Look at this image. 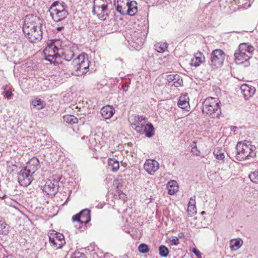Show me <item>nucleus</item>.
<instances>
[{
  "instance_id": "obj_8",
  "label": "nucleus",
  "mask_w": 258,
  "mask_h": 258,
  "mask_svg": "<svg viewBox=\"0 0 258 258\" xmlns=\"http://www.w3.org/2000/svg\"><path fill=\"white\" fill-rule=\"evenodd\" d=\"M107 2L104 0H94L93 13L97 14L98 18L102 20L108 17Z\"/></svg>"
},
{
  "instance_id": "obj_35",
  "label": "nucleus",
  "mask_w": 258,
  "mask_h": 258,
  "mask_svg": "<svg viewBox=\"0 0 258 258\" xmlns=\"http://www.w3.org/2000/svg\"><path fill=\"white\" fill-rule=\"evenodd\" d=\"M139 250L141 253H146L149 251V247L148 245L145 243H141L138 247Z\"/></svg>"
},
{
  "instance_id": "obj_40",
  "label": "nucleus",
  "mask_w": 258,
  "mask_h": 258,
  "mask_svg": "<svg viewBox=\"0 0 258 258\" xmlns=\"http://www.w3.org/2000/svg\"><path fill=\"white\" fill-rule=\"evenodd\" d=\"M3 88L4 89L3 92L4 96L7 97V98H10L13 94L12 93L10 90H7L6 89V86H4Z\"/></svg>"
},
{
  "instance_id": "obj_22",
  "label": "nucleus",
  "mask_w": 258,
  "mask_h": 258,
  "mask_svg": "<svg viewBox=\"0 0 258 258\" xmlns=\"http://www.w3.org/2000/svg\"><path fill=\"white\" fill-rule=\"evenodd\" d=\"M127 7L125 15L135 16L138 12L137 3L136 1L130 0Z\"/></svg>"
},
{
  "instance_id": "obj_32",
  "label": "nucleus",
  "mask_w": 258,
  "mask_h": 258,
  "mask_svg": "<svg viewBox=\"0 0 258 258\" xmlns=\"http://www.w3.org/2000/svg\"><path fill=\"white\" fill-rule=\"evenodd\" d=\"M49 241L51 243V246L55 249L60 248L63 245L62 242H60L59 241H55L54 237L51 236L49 237Z\"/></svg>"
},
{
  "instance_id": "obj_52",
  "label": "nucleus",
  "mask_w": 258,
  "mask_h": 258,
  "mask_svg": "<svg viewBox=\"0 0 258 258\" xmlns=\"http://www.w3.org/2000/svg\"><path fill=\"white\" fill-rule=\"evenodd\" d=\"M64 29V27H63V26H61V27H57L56 29V30H57V31H58V32H59V31H61V30H62V29Z\"/></svg>"
},
{
  "instance_id": "obj_14",
  "label": "nucleus",
  "mask_w": 258,
  "mask_h": 258,
  "mask_svg": "<svg viewBox=\"0 0 258 258\" xmlns=\"http://www.w3.org/2000/svg\"><path fill=\"white\" fill-rule=\"evenodd\" d=\"M166 80L168 82V85L178 87L182 86L183 85V81L181 77L177 74H170L167 75Z\"/></svg>"
},
{
  "instance_id": "obj_53",
  "label": "nucleus",
  "mask_w": 258,
  "mask_h": 258,
  "mask_svg": "<svg viewBox=\"0 0 258 258\" xmlns=\"http://www.w3.org/2000/svg\"><path fill=\"white\" fill-rule=\"evenodd\" d=\"M236 128H237V127L235 126H232L231 127V130L232 131L235 132L236 131Z\"/></svg>"
},
{
  "instance_id": "obj_44",
  "label": "nucleus",
  "mask_w": 258,
  "mask_h": 258,
  "mask_svg": "<svg viewBox=\"0 0 258 258\" xmlns=\"http://www.w3.org/2000/svg\"><path fill=\"white\" fill-rule=\"evenodd\" d=\"M170 241L171 242V245H177L179 243V239L177 237H172V239H170Z\"/></svg>"
},
{
  "instance_id": "obj_10",
  "label": "nucleus",
  "mask_w": 258,
  "mask_h": 258,
  "mask_svg": "<svg viewBox=\"0 0 258 258\" xmlns=\"http://www.w3.org/2000/svg\"><path fill=\"white\" fill-rule=\"evenodd\" d=\"M60 8L55 9L50 12V15L54 22H58L64 20L69 15V13L65 9L66 4L62 3L60 4Z\"/></svg>"
},
{
  "instance_id": "obj_41",
  "label": "nucleus",
  "mask_w": 258,
  "mask_h": 258,
  "mask_svg": "<svg viewBox=\"0 0 258 258\" xmlns=\"http://www.w3.org/2000/svg\"><path fill=\"white\" fill-rule=\"evenodd\" d=\"M80 215H80V213L74 215V216H73V218H72L73 220L74 221H77V222H79L81 223H83V220H81V216Z\"/></svg>"
},
{
  "instance_id": "obj_23",
  "label": "nucleus",
  "mask_w": 258,
  "mask_h": 258,
  "mask_svg": "<svg viewBox=\"0 0 258 258\" xmlns=\"http://www.w3.org/2000/svg\"><path fill=\"white\" fill-rule=\"evenodd\" d=\"M168 193L170 195L175 194L178 190L177 183L175 180H170L167 183Z\"/></svg>"
},
{
  "instance_id": "obj_49",
  "label": "nucleus",
  "mask_w": 258,
  "mask_h": 258,
  "mask_svg": "<svg viewBox=\"0 0 258 258\" xmlns=\"http://www.w3.org/2000/svg\"><path fill=\"white\" fill-rule=\"evenodd\" d=\"M128 87L129 85L126 83H125L122 86V90L124 92H126L128 90Z\"/></svg>"
},
{
  "instance_id": "obj_55",
  "label": "nucleus",
  "mask_w": 258,
  "mask_h": 258,
  "mask_svg": "<svg viewBox=\"0 0 258 258\" xmlns=\"http://www.w3.org/2000/svg\"><path fill=\"white\" fill-rule=\"evenodd\" d=\"M6 197V195H4L3 196L0 197L1 199H4Z\"/></svg>"
},
{
  "instance_id": "obj_12",
  "label": "nucleus",
  "mask_w": 258,
  "mask_h": 258,
  "mask_svg": "<svg viewBox=\"0 0 258 258\" xmlns=\"http://www.w3.org/2000/svg\"><path fill=\"white\" fill-rule=\"evenodd\" d=\"M32 175L24 168H22L18 173V180L20 185L24 187L30 185L33 179Z\"/></svg>"
},
{
  "instance_id": "obj_50",
  "label": "nucleus",
  "mask_w": 258,
  "mask_h": 258,
  "mask_svg": "<svg viewBox=\"0 0 258 258\" xmlns=\"http://www.w3.org/2000/svg\"><path fill=\"white\" fill-rule=\"evenodd\" d=\"M118 185L117 186V190H116V194L119 196H121V195H123V197H124V194L123 193V192L120 190V189H119L118 188Z\"/></svg>"
},
{
  "instance_id": "obj_37",
  "label": "nucleus",
  "mask_w": 258,
  "mask_h": 258,
  "mask_svg": "<svg viewBox=\"0 0 258 258\" xmlns=\"http://www.w3.org/2000/svg\"><path fill=\"white\" fill-rule=\"evenodd\" d=\"M58 8H60L59 3L58 1H55L52 4L49 10V12H51L55 9H58Z\"/></svg>"
},
{
  "instance_id": "obj_5",
  "label": "nucleus",
  "mask_w": 258,
  "mask_h": 258,
  "mask_svg": "<svg viewBox=\"0 0 258 258\" xmlns=\"http://www.w3.org/2000/svg\"><path fill=\"white\" fill-rule=\"evenodd\" d=\"M221 102L217 98H207L203 103L202 112L213 118H219L221 113Z\"/></svg>"
},
{
  "instance_id": "obj_18",
  "label": "nucleus",
  "mask_w": 258,
  "mask_h": 258,
  "mask_svg": "<svg viewBox=\"0 0 258 258\" xmlns=\"http://www.w3.org/2000/svg\"><path fill=\"white\" fill-rule=\"evenodd\" d=\"M60 57L66 61H70L75 56L73 48L67 47L60 50Z\"/></svg>"
},
{
  "instance_id": "obj_51",
  "label": "nucleus",
  "mask_w": 258,
  "mask_h": 258,
  "mask_svg": "<svg viewBox=\"0 0 258 258\" xmlns=\"http://www.w3.org/2000/svg\"><path fill=\"white\" fill-rule=\"evenodd\" d=\"M45 56H46V59L48 61H49L50 62H52L53 60L54 59H52V58L51 57H48V54L45 55Z\"/></svg>"
},
{
  "instance_id": "obj_24",
  "label": "nucleus",
  "mask_w": 258,
  "mask_h": 258,
  "mask_svg": "<svg viewBox=\"0 0 258 258\" xmlns=\"http://www.w3.org/2000/svg\"><path fill=\"white\" fill-rule=\"evenodd\" d=\"M90 210L88 209H85L80 212L81 216V220L85 225L88 224L91 220Z\"/></svg>"
},
{
  "instance_id": "obj_29",
  "label": "nucleus",
  "mask_w": 258,
  "mask_h": 258,
  "mask_svg": "<svg viewBox=\"0 0 258 258\" xmlns=\"http://www.w3.org/2000/svg\"><path fill=\"white\" fill-rule=\"evenodd\" d=\"M31 104L34 107H37V109L39 110L44 108L46 105L45 102L39 98L32 100Z\"/></svg>"
},
{
  "instance_id": "obj_43",
  "label": "nucleus",
  "mask_w": 258,
  "mask_h": 258,
  "mask_svg": "<svg viewBox=\"0 0 258 258\" xmlns=\"http://www.w3.org/2000/svg\"><path fill=\"white\" fill-rule=\"evenodd\" d=\"M196 206H193L191 205H188L187 211L189 213H190L191 214H192L196 212Z\"/></svg>"
},
{
  "instance_id": "obj_56",
  "label": "nucleus",
  "mask_w": 258,
  "mask_h": 258,
  "mask_svg": "<svg viewBox=\"0 0 258 258\" xmlns=\"http://www.w3.org/2000/svg\"><path fill=\"white\" fill-rule=\"evenodd\" d=\"M85 136H84V137H83L81 139H82V140H84V139H85Z\"/></svg>"
},
{
  "instance_id": "obj_34",
  "label": "nucleus",
  "mask_w": 258,
  "mask_h": 258,
  "mask_svg": "<svg viewBox=\"0 0 258 258\" xmlns=\"http://www.w3.org/2000/svg\"><path fill=\"white\" fill-rule=\"evenodd\" d=\"M250 180L255 183H258V171H254L249 175Z\"/></svg>"
},
{
  "instance_id": "obj_38",
  "label": "nucleus",
  "mask_w": 258,
  "mask_h": 258,
  "mask_svg": "<svg viewBox=\"0 0 258 258\" xmlns=\"http://www.w3.org/2000/svg\"><path fill=\"white\" fill-rule=\"evenodd\" d=\"M6 224L5 222L3 220L0 221V235L6 234V233L4 230V229L6 228Z\"/></svg>"
},
{
  "instance_id": "obj_13",
  "label": "nucleus",
  "mask_w": 258,
  "mask_h": 258,
  "mask_svg": "<svg viewBox=\"0 0 258 258\" xmlns=\"http://www.w3.org/2000/svg\"><path fill=\"white\" fill-rule=\"evenodd\" d=\"M144 169L151 175H153L159 167V163L155 160H147L144 165Z\"/></svg>"
},
{
  "instance_id": "obj_36",
  "label": "nucleus",
  "mask_w": 258,
  "mask_h": 258,
  "mask_svg": "<svg viewBox=\"0 0 258 258\" xmlns=\"http://www.w3.org/2000/svg\"><path fill=\"white\" fill-rule=\"evenodd\" d=\"M53 237L55 241H59L60 242H62L63 244H65L64 237L62 234L56 233L55 236Z\"/></svg>"
},
{
  "instance_id": "obj_45",
  "label": "nucleus",
  "mask_w": 258,
  "mask_h": 258,
  "mask_svg": "<svg viewBox=\"0 0 258 258\" xmlns=\"http://www.w3.org/2000/svg\"><path fill=\"white\" fill-rule=\"evenodd\" d=\"M192 252L198 257L201 258V253L200 251L196 248H193Z\"/></svg>"
},
{
  "instance_id": "obj_4",
  "label": "nucleus",
  "mask_w": 258,
  "mask_h": 258,
  "mask_svg": "<svg viewBox=\"0 0 258 258\" xmlns=\"http://www.w3.org/2000/svg\"><path fill=\"white\" fill-rule=\"evenodd\" d=\"M132 126L140 134H145L151 138L154 135V127L151 123L148 122L147 118L144 116L137 115L135 117V121Z\"/></svg>"
},
{
  "instance_id": "obj_46",
  "label": "nucleus",
  "mask_w": 258,
  "mask_h": 258,
  "mask_svg": "<svg viewBox=\"0 0 258 258\" xmlns=\"http://www.w3.org/2000/svg\"><path fill=\"white\" fill-rule=\"evenodd\" d=\"M215 157L217 160L222 161V163L224 162V159L225 158L224 153L221 154L220 155H217V156H216Z\"/></svg>"
},
{
  "instance_id": "obj_48",
  "label": "nucleus",
  "mask_w": 258,
  "mask_h": 258,
  "mask_svg": "<svg viewBox=\"0 0 258 258\" xmlns=\"http://www.w3.org/2000/svg\"><path fill=\"white\" fill-rule=\"evenodd\" d=\"M195 199H196V197L195 196L191 197L190 198V200H189V203L188 204V205H193V206H196V200H195Z\"/></svg>"
},
{
  "instance_id": "obj_9",
  "label": "nucleus",
  "mask_w": 258,
  "mask_h": 258,
  "mask_svg": "<svg viewBox=\"0 0 258 258\" xmlns=\"http://www.w3.org/2000/svg\"><path fill=\"white\" fill-rule=\"evenodd\" d=\"M43 192H45L49 197L53 198L58 192V182L57 180L47 179L45 180V184L42 186Z\"/></svg>"
},
{
  "instance_id": "obj_19",
  "label": "nucleus",
  "mask_w": 258,
  "mask_h": 258,
  "mask_svg": "<svg viewBox=\"0 0 258 258\" xmlns=\"http://www.w3.org/2000/svg\"><path fill=\"white\" fill-rule=\"evenodd\" d=\"M205 60L204 55L200 51L195 53L194 57L191 59L190 64L192 66L198 67L203 63Z\"/></svg>"
},
{
  "instance_id": "obj_25",
  "label": "nucleus",
  "mask_w": 258,
  "mask_h": 258,
  "mask_svg": "<svg viewBox=\"0 0 258 258\" xmlns=\"http://www.w3.org/2000/svg\"><path fill=\"white\" fill-rule=\"evenodd\" d=\"M96 137H98L96 135H90L89 137L88 146L90 149L97 150V148L99 147V145L97 141Z\"/></svg>"
},
{
  "instance_id": "obj_57",
  "label": "nucleus",
  "mask_w": 258,
  "mask_h": 258,
  "mask_svg": "<svg viewBox=\"0 0 258 258\" xmlns=\"http://www.w3.org/2000/svg\"><path fill=\"white\" fill-rule=\"evenodd\" d=\"M245 4H241V6H244V5H245Z\"/></svg>"
},
{
  "instance_id": "obj_30",
  "label": "nucleus",
  "mask_w": 258,
  "mask_h": 258,
  "mask_svg": "<svg viewBox=\"0 0 258 258\" xmlns=\"http://www.w3.org/2000/svg\"><path fill=\"white\" fill-rule=\"evenodd\" d=\"M63 120L70 124H75L78 122V118L72 115H66L63 117Z\"/></svg>"
},
{
  "instance_id": "obj_20",
  "label": "nucleus",
  "mask_w": 258,
  "mask_h": 258,
  "mask_svg": "<svg viewBox=\"0 0 258 258\" xmlns=\"http://www.w3.org/2000/svg\"><path fill=\"white\" fill-rule=\"evenodd\" d=\"M115 112V109L111 105H106L103 107L101 109V113L105 119L111 118Z\"/></svg>"
},
{
  "instance_id": "obj_17",
  "label": "nucleus",
  "mask_w": 258,
  "mask_h": 258,
  "mask_svg": "<svg viewBox=\"0 0 258 258\" xmlns=\"http://www.w3.org/2000/svg\"><path fill=\"white\" fill-rule=\"evenodd\" d=\"M240 90L245 99H248L252 97L255 92V89L254 87L249 86L245 84L241 86Z\"/></svg>"
},
{
  "instance_id": "obj_21",
  "label": "nucleus",
  "mask_w": 258,
  "mask_h": 258,
  "mask_svg": "<svg viewBox=\"0 0 258 258\" xmlns=\"http://www.w3.org/2000/svg\"><path fill=\"white\" fill-rule=\"evenodd\" d=\"M132 36V40L140 46H142L144 42V33L141 31H135Z\"/></svg>"
},
{
  "instance_id": "obj_54",
  "label": "nucleus",
  "mask_w": 258,
  "mask_h": 258,
  "mask_svg": "<svg viewBox=\"0 0 258 258\" xmlns=\"http://www.w3.org/2000/svg\"><path fill=\"white\" fill-rule=\"evenodd\" d=\"M119 197H120L119 198L122 199L123 200H124L125 198V195H124V197H123V195H121V196H119Z\"/></svg>"
},
{
  "instance_id": "obj_1",
  "label": "nucleus",
  "mask_w": 258,
  "mask_h": 258,
  "mask_svg": "<svg viewBox=\"0 0 258 258\" xmlns=\"http://www.w3.org/2000/svg\"><path fill=\"white\" fill-rule=\"evenodd\" d=\"M39 18L30 15L25 17L23 31L25 36L31 42L34 43L42 39V32Z\"/></svg>"
},
{
  "instance_id": "obj_26",
  "label": "nucleus",
  "mask_w": 258,
  "mask_h": 258,
  "mask_svg": "<svg viewBox=\"0 0 258 258\" xmlns=\"http://www.w3.org/2000/svg\"><path fill=\"white\" fill-rule=\"evenodd\" d=\"M108 169L112 172H116L119 168V162L114 158H110L108 161Z\"/></svg>"
},
{
  "instance_id": "obj_39",
  "label": "nucleus",
  "mask_w": 258,
  "mask_h": 258,
  "mask_svg": "<svg viewBox=\"0 0 258 258\" xmlns=\"http://www.w3.org/2000/svg\"><path fill=\"white\" fill-rule=\"evenodd\" d=\"M71 258H86L84 253L80 252L79 251H75Z\"/></svg>"
},
{
  "instance_id": "obj_2",
  "label": "nucleus",
  "mask_w": 258,
  "mask_h": 258,
  "mask_svg": "<svg viewBox=\"0 0 258 258\" xmlns=\"http://www.w3.org/2000/svg\"><path fill=\"white\" fill-rule=\"evenodd\" d=\"M254 50L253 46L248 43H240L234 54L235 63L244 67L249 66V59L252 56Z\"/></svg>"
},
{
  "instance_id": "obj_6",
  "label": "nucleus",
  "mask_w": 258,
  "mask_h": 258,
  "mask_svg": "<svg viewBox=\"0 0 258 258\" xmlns=\"http://www.w3.org/2000/svg\"><path fill=\"white\" fill-rule=\"evenodd\" d=\"M61 47V42L59 39H52L47 43V45L44 50L45 55L48 54V57L56 59L60 57V50Z\"/></svg>"
},
{
  "instance_id": "obj_11",
  "label": "nucleus",
  "mask_w": 258,
  "mask_h": 258,
  "mask_svg": "<svg viewBox=\"0 0 258 258\" xmlns=\"http://www.w3.org/2000/svg\"><path fill=\"white\" fill-rule=\"evenodd\" d=\"M224 59V52L221 49H215L211 55V65L216 68L220 67L223 65Z\"/></svg>"
},
{
  "instance_id": "obj_33",
  "label": "nucleus",
  "mask_w": 258,
  "mask_h": 258,
  "mask_svg": "<svg viewBox=\"0 0 258 258\" xmlns=\"http://www.w3.org/2000/svg\"><path fill=\"white\" fill-rule=\"evenodd\" d=\"M159 254L162 257H167L169 254V249L165 245H161L159 247Z\"/></svg>"
},
{
  "instance_id": "obj_28",
  "label": "nucleus",
  "mask_w": 258,
  "mask_h": 258,
  "mask_svg": "<svg viewBox=\"0 0 258 258\" xmlns=\"http://www.w3.org/2000/svg\"><path fill=\"white\" fill-rule=\"evenodd\" d=\"M188 97L187 95L180 96L178 101V105L182 109H185L189 106Z\"/></svg>"
},
{
  "instance_id": "obj_15",
  "label": "nucleus",
  "mask_w": 258,
  "mask_h": 258,
  "mask_svg": "<svg viewBox=\"0 0 258 258\" xmlns=\"http://www.w3.org/2000/svg\"><path fill=\"white\" fill-rule=\"evenodd\" d=\"M39 166L38 159L33 157L27 163L26 166L24 168L33 174L38 170Z\"/></svg>"
},
{
  "instance_id": "obj_7",
  "label": "nucleus",
  "mask_w": 258,
  "mask_h": 258,
  "mask_svg": "<svg viewBox=\"0 0 258 258\" xmlns=\"http://www.w3.org/2000/svg\"><path fill=\"white\" fill-rule=\"evenodd\" d=\"M72 63L76 68L74 75L76 76L85 74L89 70V61L85 59L84 55H78L73 59Z\"/></svg>"
},
{
  "instance_id": "obj_31",
  "label": "nucleus",
  "mask_w": 258,
  "mask_h": 258,
  "mask_svg": "<svg viewBox=\"0 0 258 258\" xmlns=\"http://www.w3.org/2000/svg\"><path fill=\"white\" fill-rule=\"evenodd\" d=\"M168 44L167 43L160 42L157 43L155 45V50L159 52H163L167 49Z\"/></svg>"
},
{
  "instance_id": "obj_27",
  "label": "nucleus",
  "mask_w": 258,
  "mask_h": 258,
  "mask_svg": "<svg viewBox=\"0 0 258 258\" xmlns=\"http://www.w3.org/2000/svg\"><path fill=\"white\" fill-rule=\"evenodd\" d=\"M243 244V241L241 239H232L230 241V247L232 250H238Z\"/></svg>"
},
{
  "instance_id": "obj_3",
  "label": "nucleus",
  "mask_w": 258,
  "mask_h": 258,
  "mask_svg": "<svg viewBox=\"0 0 258 258\" xmlns=\"http://www.w3.org/2000/svg\"><path fill=\"white\" fill-rule=\"evenodd\" d=\"M253 147L250 143L247 144L245 142H238L234 148L235 152L229 151L228 156L232 160L235 158L238 161L249 159L255 156V153L253 150Z\"/></svg>"
},
{
  "instance_id": "obj_47",
  "label": "nucleus",
  "mask_w": 258,
  "mask_h": 258,
  "mask_svg": "<svg viewBox=\"0 0 258 258\" xmlns=\"http://www.w3.org/2000/svg\"><path fill=\"white\" fill-rule=\"evenodd\" d=\"M223 153H224L223 152V150L220 148L215 149L213 152V154L215 155V156H217V155H220Z\"/></svg>"
},
{
  "instance_id": "obj_42",
  "label": "nucleus",
  "mask_w": 258,
  "mask_h": 258,
  "mask_svg": "<svg viewBox=\"0 0 258 258\" xmlns=\"http://www.w3.org/2000/svg\"><path fill=\"white\" fill-rule=\"evenodd\" d=\"M195 143V145L192 147L191 152L195 155L198 156V155H199L200 152L199 150H198L196 143Z\"/></svg>"
},
{
  "instance_id": "obj_16",
  "label": "nucleus",
  "mask_w": 258,
  "mask_h": 258,
  "mask_svg": "<svg viewBox=\"0 0 258 258\" xmlns=\"http://www.w3.org/2000/svg\"><path fill=\"white\" fill-rule=\"evenodd\" d=\"M129 1L130 0H114V6L117 12L122 15H125Z\"/></svg>"
}]
</instances>
